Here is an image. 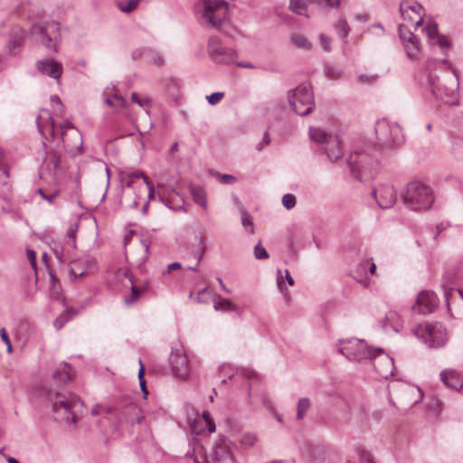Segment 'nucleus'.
Here are the masks:
<instances>
[{
	"label": "nucleus",
	"mask_w": 463,
	"mask_h": 463,
	"mask_svg": "<svg viewBox=\"0 0 463 463\" xmlns=\"http://www.w3.org/2000/svg\"><path fill=\"white\" fill-rule=\"evenodd\" d=\"M216 180L223 184H232L237 181L236 176L229 174H220L218 172L213 174Z\"/></svg>",
	"instance_id": "nucleus-45"
},
{
	"label": "nucleus",
	"mask_w": 463,
	"mask_h": 463,
	"mask_svg": "<svg viewBox=\"0 0 463 463\" xmlns=\"http://www.w3.org/2000/svg\"><path fill=\"white\" fill-rule=\"evenodd\" d=\"M80 217H77L67 228L66 235L71 241V246L76 247V236L79 230Z\"/></svg>",
	"instance_id": "nucleus-35"
},
{
	"label": "nucleus",
	"mask_w": 463,
	"mask_h": 463,
	"mask_svg": "<svg viewBox=\"0 0 463 463\" xmlns=\"http://www.w3.org/2000/svg\"><path fill=\"white\" fill-rule=\"evenodd\" d=\"M129 281L131 283V294L128 298H125V303L127 305H130L132 303H134L137 298L138 297L140 296V294L146 290V287L142 288H139L137 287H136L133 283V280L132 279H129Z\"/></svg>",
	"instance_id": "nucleus-41"
},
{
	"label": "nucleus",
	"mask_w": 463,
	"mask_h": 463,
	"mask_svg": "<svg viewBox=\"0 0 463 463\" xmlns=\"http://www.w3.org/2000/svg\"><path fill=\"white\" fill-rule=\"evenodd\" d=\"M72 377V368L67 363L61 364L52 375V383L57 387L67 383ZM46 396L52 404L57 420L67 424L75 423L81 413L83 403L72 393L64 394L53 386L46 387Z\"/></svg>",
	"instance_id": "nucleus-1"
},
{
	"label": "nucleus",
	"mask_w": 463,
	"mask_h": 463,
	"mask_svg": "<svg viewBox=\"0 0 463 463\" xmlns=\"http://www.w3.org/2000/svg\"><path fill=\"white\" fill-rule=\"evenodd\" d=\"M359 457L360 463H374L373 456L369 451L365 449H361Z\"/></svg>",
	"instance_id": "nucleus-58"
},
{
	"label": "nucleus",
	"mask_w": 463,
	"mask_h": 463,
	"mask_svg": "<svg viewBox=\"0 0 463 463\" xmlns=\"http://www.w3.org/2000/svg\"><path fill=\"white\" fill-rule=\"evenodd\" d=\"M339 343L338 352L351 362L371 361L375 354L383 353L382 348H369L367 344L362 339L350 338L340 340Z\"/></svg>",
	"instance_id": "nucleus-7"
},
{
	"label": "nucleus",
	"mask_w": 463,
	"mask_h": 463,
	"mask_svg": "<svg viewBox=\"0 0 463 463\" xmlns=\"http://www.w3.org/2000/svg\"><path fill=\"white\" fill-rule=\"evenodd\" d=\"M37 69L43 74L56 80H60L62 73V65L52 58H46L37 62Z\"/></svg>",
	"instance_id": "nucleus-24"
},
{
	"label": "nucleus",
	"mask_w": 463,
	"mask_h": 463,
	"mask_svg": "<svg viewBox=\"0 0 463 463\" xmlns=\"http://www.w3.org/2000/svg\"><path fill=\"white\" fill-rule=\"evenodd\" d=\"M291 109L300 116H307L315 108L314 92L310 86L300 84L288 92Z\"/></svg>",
	"instance_id": "nucleus-8"
},
{
	"label": "nucleus",
	"mask_w": 463,
	"mask_h": 463,
	"mask_svg": "<svg viewBox=\"0 0 463 463\" xmlns=\"http://www.w3.org/2000/svg\"><path fill=\"white\" fill-rule=\"evenodd\" d=\"M73 315H75L73 309L67 308L53 322V325L56 327V329H61L65 325V323H67L71 318Z\"/></svg>",
	"instance_id": "nucleus-38"
},
{
	"label": "nucleus",
	"mask_w": 463,
	"mask_h": 463,
	"mask_svg": "<svg viewBox=\"0 0 463 463\" xmlns=\"http://www.w3.org/2000/svg\"><path fill=\"white\" fill-rule=\"evenodd\" d=\"M241 222L245 231L250 234H254V223L251 215L244 209H241Z\"/></svg>",
	"instance_id": "nucleus-33"
},
{
	"label": "nucleus",
	"mask_w": 463,
	"mask_h": 463,
	"mask_svg": "<svg viewBox=\"0 0 463 463\" xmlns=\"http://www.w3.org/2000/svg\"><path fill=\"white\" fill-rule=\"evenodd\" d=\"M143 179L145 184L144 190L145 194L147 195L149 200L153 199L154 185L149 181L148 177L142 171H128L120 175L121 184L125 187H132L135 184V180Z\"/></svg>",
	"instance_id": "nucleus-15"
},
{
	"label": "nucleus",
	"mask_w": 463,
	"mask_h": 463,
	"mask_svg": "<svg viewBox=\"0 0 463 463\" xmlns=\"http://www.w3.org/2000/svg\"><path fill=\"white\" fill-rule=\"evenodd\" d=\"M400 12L403 20L414 24L415 27L421 25L424 8L420 4L402 1L400 4Z\"/></svg>",
	"instance_id": "nucleus-16"
},
{
	"label": "nucleus",
	"mask_w": 463,
	"mask_h": 463,
	"mask_svg": "<svg viewBox=\"0 0 463 463\" xmlns=\"http://www.w3.org/2000/svg\"><path fill=\"white\" fill-rule=\"evenodd\" d=\"M401 197L403 203H434L437 199L433 188L419 180L408 183L402 189Z\"/></svg>",
	"instance_id": "nucleus-10"
},
{
	"label": "nucleus",
	"mask_w": 463,
	"mask_h": 463,
	"mask_svg": "<svg viewBox=\"0 0 463 463\" xmlns=\"http://www.w3.org/2000/svg\"><path fill=\"white\" fill-rule=\"evenodd\" d=\"M200 23L209 28L219 30L230 19V5L224 0H202Z\"/></svg>",
	"instance_id": "nucleus-5"
},
{
	"label": "nucleus",
	"mask_w": 463,
	"mask_h": 463,
	"mask_svg": "<svg viewBox=\"0 0 463 463\" xmlns=\"http://www.w3.org/2000/svg\"><path fill=\"white\" fill-rule=\"evenodd\" d=\"M140 0H118V8L124 13L132 12L138 5Z\"/></svg>",
	"instance_id": "nucleus-40"
},
{
	"label": "nucleus",
	"mask_w": 463,
	"mask_h": 463,
	"mask_svg": "<svg viewBox=\"0 0 463 463\" xmlns=\"http://www.w3.org/2000/svg\"><path fill=\"white\" fill-rule=\"evenodd\" d=\"M215 310L227 311L232 308V302L229 299H222L213 306Z\"/></svg>",
	"instance_id": "nucleus-55"
},
{
	"label": "nucleus",
	"mask_w": 463,
	"mask_h": 463,
	"mask_svg": "<svg viewBox=\"0 0 463 463\" xmlns=\"http://www.w3.org/2000/svg\"><path fill=\"white\" fill-rule=\"evenodd\" d=\"M29 36L32 42L57 52L61 38L60 24L55 21L35 22L30 28Z\"/></svg>",
	"instance_id": "nucleus-4"
},
{
	"label": "nucleus",
	"mask_w": 463,
	"mask_h": 463,
	"mask_svg": "<svg viewBox=\"0 0 463 463\" xmlns=\"http://www.w3.org/2000/svg\"><path fill=\"white\" fill-rule=\"evenodd\" d=\"M325 74L329 80H337L342 74V71L335 66H326Z\"/></svg>",
	"instance_id": "nucleus-46"
},
{
	"label": "nucleus",
	"mask_w": 463,
	"mask_h": 463,
	"mask_svg": "<svg viewBox=\"0 0 463 463\" xmlns=\"http://www.w3.org/2000/svg\"><path fill=\"white\" fill-rule=\"evenodd\" d=\"M0 336H1V339L3 340V342L5 343V345L7 346L8 353H11L13 350L12 344H11L10 338L7 335V332L5 331V328L0 329Z\"/></svg>",
	"instance_id": "nucleus-61"
},
{
	"label": "nucleus",
	"mask_w": 463,
	"mask_h": 463,
	"mask_svg": "<svg viewBox=\"0 0 463 463\" xmlns=\"http://www.w3.org/2000/svg\"><path fill=\"white\" fill-rule=\"evenodd\" d=\"M319 43L325 52H329L331 51L330 38L328 36L321 33L319 35Z\"/></svg>",
	"instance_id": "nucleus-56"
},
{
	"label": "nucleus",
	"mask_w": 463,
	"mask_h": 463,
	"mask_svg": "<svg viewBox=\"0 0 463 463\" xmlns=\"http://www.w3.org/2000/svg\"><path fill=\"white\" fill-rule=\"evenodd\" d=\"M37 127L39 132L43 137L47 138L46 134L48 133L52 138L55 137L56 130L53 118L51 117L48 110L43 109L42 113L37 117Z\"/></svg>",
	"instance_id": "nucleus-26"
},
{
	"label": "nucleus",
	"mask_w": 463,
	"mask_h": 463,
	"mask_svg": "<svg viewBox=\"0 0 463 463\" xmlns=\"http://www.w3.org/2000/svg\"><path fill=\"white\" fill-rule=\"evenodd\" d=\"M9 177V172L6 167H4L3 165L0 166V182L2 183V194H5V195H1L2 200H8V197L6 196L7 194L11 191L10 186L7 183H4V178Z\"/></svg>",
	"instance_id": "nucleus-39"
},
{
	"label": "nucleus",
	"mask_w": 463,
	"mask_h": 463,
	"mask_svg": "<svg viewBox=\"0 0 463 463\" xmlns=\"http://www.w3.org/2000/svg\"><path fill=\"white\" fill-rule=\"evenodd\" d=\"M439 305L437 295L431 290H422L419 293L411 310L415 314L428 315L432 313Z\"/></svg>",
	"instance_id": "nucleus-13"
},
{
	"label": "nucleus",
	"mask_w": 463,
	"mask_h": 463,
	"mask_svg": "<svg viewBox=\"0 0 463 463\" xmlns=\"http://www.w3.org/2000/svg\"><path fill=\"white\" fill-rule=\"evenodd\" d=\"M131 99L133 102L138 104L140 107H145L150 103V99L147 98L140 99L136 92L131 94Z\"/></svg>",
	"instance_id": "nucleus-60"
},
{
	"label": "nucleus",
	"mask_w": 463,
	"mask_h": 463,
	"mask_svg": "<svg viewBox=\"0 0 463 463\" xmlns=\"http://www.w3.org/2000/svg\"><path fill=\"white\" fill-rule=\"evenodd\" d=\"M211 298L210 291L207 289V288H203V289H200L195 297V300L199 303H207Z\"/></svg>",
	"instance_id": "nucleus-51"
},
{
	"label": "nucleus",
	"mask_w": 463,
	"mask_h": 463,
	"mask_svg": "<svg viewBox=\"0 0 463 463\" xmlns=\"http://www.w3.org/2000/svg\"><path fill=\"white\" fill-rule=\"evenodd\" d=\"M270 143V138L268 132L264 133V137L262 138V141L257 145V150L261 151L264 147V146H267Z\"/></svg>",
	"instance_id": "nucleus-64"
},
{
	"label": "nucleus",
	"mask_w": 463,
	"mask_h": 463,
	"mask_svg": "<svg viewBox=\"0 0 463 463\" xmlns=\"http://www.w3.org/2000/svg\"><path fill=\"white\" fill-rule=\"evenodd\" d=\"M335 29L342 38H346L350 33V27L345 18L339 19L337 24L335 25Z\"/></svg>",
	"instance_id": "nucleus-43"
},
{
	"label": "nucleus",
	"mask_w": 463,
	"mask_h": 463,
	"mask_svg": "<svg viewBox=\"0 0 463 463\" xmlns=\"http://www.w3.org/2000/svg\"><path fill=\"white\" fill-rule=\"evenodd\" d=\"M413 334L430 348L443 346L448 338L446 329L441 324H420L413 328Z\"/></svg>",
	"instance_id": "nucleus-9"
},
{
	"label": "nucleus",
	"mask_w": 463,
	"mask_h": 463,
	"mask_svg": "<svg viewBox=\"0 0 463 463\" xmlns=\"http://www.w3.org/2000/svg\"><path fill=\"white\" fill-rule=\"evenodd\" d=\"M113 98H114V102H115V106L113 108L118 109H122L126 106V104H127L126 99L120 94H118L116 90H115V93H113Z\"/></svg>",
	"instance_id": "nucleus-57"
},
{
	"label": "nucleus",
	"mask_w": 463,
	"mask_h": 463,
	"mask_svg": "<svg viewBox=\"0 0 463 463\" xmlns=\"http://www.w3.org/2000/svg\"><path fill=\"white\" fill-rule=\"evenodd\" d=\"M351 175L362 182L373 176V170L378 165V152L370 146L359 148L346 160Z\"/></svg>",
	"instance_id": "nucleus-3"
},
{
	"label": "nucleus",
	"mask_w": 463,
	"mask_h": 463,
	"mask_svg": "<svg viewBox=\"0 0 463 463\" xmlns=\"http://www.w3.org/2000/svg\"><path fill=\"white\" fill-rule=\"evenodd\" d=\"M440 381L448 388L459 392L463 388V375L455 369H445L440 373Z\"/></svg>",
	"instance_id": "nucleus-25"
},
{
	"label": "nucleus",
	"mask_w": 463,
	"mask_h": 463,
	"mask_svg": "<svg viewBox=\"0 0 463 463\" xmlns=\"http://www.w3.org/2000/svg\"><path fill=\"white\" fill-rule=\"evenodd\" d=\"M254 257L257 260H267L269 253L264 247L261 246L260 241L254 247Z\"/></svg>",
	"instance_id": "nucleus-48"
},
{
	"label": "nucleus",
	"mask_w": 463,
	"mask_h": 463,
	"mask_svg": "<svg viewBox=\"0 0 463 463\" xmlns=\"http://www.w3.org/2000/svg\"><path fill=\"white\" fill-rule=\"evenodd\" d=\"M309 137L314 142L322 144L325 146L328 143V140L331 139V137H335V135L327 134L320 128L310 127Z\"/></svg>",
	"instance_id": "nucleus-31"
},
{
	"label": "nucleus",
	"mask_w": 463,
	"mask_h": 463,
	"mask_svg": "<svg viewBox=\"0 0 463 463\" xmlns=\"http://www.w3.org/2000/svg\"><path fill=\"white\" fill-rule=\"evenodd\" d=\"M190 192L194 203H205L206 193L203 188L200 186H191Z\"/></svg>",
	"instance_id": "nucleus-42"
},
{
	"label": "nucleus",
	"mask_w": 463,
	"mask_h": 463,
	"mask_svg": "<svg viewBox=\"0 0 463 463\" xmlns=\"http://www.w3.org/2000/svg\"><path fill=\"white\" fill-rule=\"evenodd\" d=\"M257 439L252 433H245L241 438V443L244 447H251L255 444Z\"/></svg>",
	"instance_id": "nucleus-52"
},
{
	"label": "nucleus",
	"mask_w": 463,
	"mask_h": 463,
	"mask_svg": "<svg viewBox=\"0 0 463 463\" xmlns=\"http://www.w3.org/2000/svg\"><path fill=\"white\" fill-rule=\"evenodd\" d=\"M425 30L430 44L432 47L439 48L441 53L447 55L449 50V41L444 35L439 33L438 25L435 23H430Z\"/></svg>",
	"instance_id": "nucleus-22"
},
{
	"label": "nucleus",
	"mask_w": 463,
	"mask_h": 463,
	"mask_svg": "<svg viewBox=\"0 0 463 463\" xmlns=\"http://www.w3.org/2000/svg\"><path fill=\"white\" fill-rule=\"evenodd\" d=\"M169 363L173 374L178 378H185L190 372V365L186 355L179 350L172 351Z\"/></svg>",
	"instance_id": "nucleus-17"
},
{
	"label": "nucleus",
	"mask_w": 463,
	"mask_h": 463,
	"mask_svg": "<svg viewBox=\"0 0 463 463\" xmlns=\"http://www.w3.org/2000/svg\"><path fill=\"white\" fill-rule=\"evenodd\" d=\"M168 208L176 213H186L188 204H166Z\"/></svg>",
	"instance_id": "nucleus-62"
},
{
	"label": "nucleus",
	"mask_w": 463,
	"mask_h": 463,
	"mask_svg": "<svg viewBox=\"0 0 463 463\" xmlns=\"http://www.w3.org/2000/svg\"><path fill=\"white\" fill-rule=\"evenodd\" d=\"M458 275V269L451 266L444 270L441 277L440 287L443 289L448 308H449V298L454 291V286L457 284Z\"/></svg>",
	"instance_id": "nucleus-20"
},
{
	"label": "nucleus",
	"mask_w": 463,
	"mask_h": 463,
	"mask_svg": "<svg viewBox=\"0 0 463 463\" xmlns=\"http://www.w3.org/2000/svg\"><path fill=\"white\" fill-rule=\"evenodd\" d=\"M402 326L401 316L393 310H390L386 313L383 321V328L388 327L392 328L395 332H399Z\"/></svg>",
	"instance_id": "nucleus-29"
},
{
	"label": "nucleus",
	"mask_w": 463,
	"mask_h": 463,
	"mask_svg": "<svg viewBox=\"0 0 463 463\" xmlns=\"http://www.w3.org/2000/svg\"><path fill=\"white\" fill-rule=\"evenodd\" d=\"M208 52L211 59L217 63H231L237 55L233 49L223 46L216 36L209 38Z\"/></svg>",
	"instance_id": "nucleus-12"
},
{
	"label": "nucleus",
	"mask_w": 463,
	"mask_h": 463,
	"mask_svg": "<svg viewBox=\"0 0 463 463\" xmlns=\"http://www.w3.org/2000/svg\"><path fill=\"white\" fill-rule=\"evenodd\" d=\"M310 401L308 398H301L297 405V419L301 420L304 419L306 412L310 408Z\"/></svg>",
	"instance_id": "nucleus-36"
},
{
	"label": "nucleus",
	"mask_w": 463,
	"mask_h": 463,
	"mask_svg": "<svg viewBox=\"0 0 463 463\" xmlns=\"http://www.w3.org/2000/svg\"><path fill=\"white\" fill-rule=\"evenodd\" d=\"M60 170V154L57 151L48 152L40 167V177L53 178Z\"/></svg>",
	"instance_id": "nucleus-19"
},
{
	"label": "nucleus",
	"mask_w": 463,
	"mask_h": 463,
	"mask_svg": "<svg viewBox=\"0 0 463 463\" xmlns=\"http://www.w3.org/2000/svg\"><path fill=\"white\" fill-rule=\"evenodd\" d=\"M145 419L141 410L134 403L127 405L119 414V421L129 424L141 423Z\"/></svg>",
	"instance_id": "nucleus-27"
},
{
	"label": "nucleus",
	"mask_w": 463,
	"mask_h": 463,
	"mask_svg": "<svg viewBox=\"0 0 463 463\" xmlns=\"http://www.w3.org/2000/svg\"><path fill=\"white\" fill-rule=\"evenodd\" d=\"M24 40V35L20 28L13 29L10 39L7 43V48L11 54H15L17 50L22 46Z\"/></svg>",
	"instance_id": "nucleus-28"
},
{
	"label": "nucleus",
	"mask_w": 463,
	"mask_h": 463,
	"mask_svg": "<svg viewBox=\"0 0 463 463\" xmlns=\"http://www.w3.org/2000/svg\"><path fill=\"white\" fill-rule=\"evenodd\" d=\"M381 196H377L378 191L376 189L372 190V195L373 196L376 203H379L380 200H383L387 203H396V192L392 185H384L381 188Z\"/></svg>",
	"instance_id": "nucleus-30"
},
{
	"label": "nucleus",
	"mask_w": 463,
	"mask_h": 463,
	"mask_svg": "<svg viewBox=\"0 0 463 463\" xmlns=\"http://www.w3.org/2000/svg\"><path fill=\"white\" fill-rule=\"evenodd\" d=\"M439 62L448 64L452 71V74L440 80L439 77L432 71L436 61H430L426 69L421 72L420 82L430 91L435 99L448 104H456L459 88L457 70L445 59Z\"/></svg>",
	"instance_id": "nucleus-2"
},
{
	"label": "nucleus",
	"mask_w": 463,
	"mask_h": 463,
	"mask_svg": "<svg viewBox=\"0 0 463 463\" xmlns=\"http://www.w3.org/2000/svg\"><path fill=\"white\" fill-rule=\"evenodd\" d=\"M206 463H236L227 440L222 439L214 445L213 454L207 458Z\"/></svg>",
	"instance_id": "nucleus-18"
},
{
	"label": "nucleus",
	"mask_w": 463,
	"mask_h": 463,
	"mask_svg": "<svg viewBox=\"0 0 463 463\" xmlns=\"http://www.w3.org/2000/svg\"><path fill=\"white\" fill-rule=\"evenodd\" d=\"M325 153L330 162H338L345 154V147L339 136L331 137L328 143L324 146Z\"/></svg>",
	"instance_id": "nucleus-23"
},
{
	"label": "nucleus",
	"mask_w": 463,
	"mask_h": 463,
	"mask_svg": "<svg viewBox=\"0 0 463 463\" xmlns=\"http://www.w3.org/2000/svg\"><path fill=\"white\" fill-rule=\"evenodd\" d=\"M26 255H27V258H28V260H29L33 269H35V267H36V254H35V251L31 250V249H27Z\"/></svg>",
	"instance_id": "nucleus-63"
},
{
	"label": "nucleus",
	"mask_w": 463,
	"mask_h": 463,
	"mask_svg": "<svg viewBox=\"0 0 463 463\" xmlns=\"http://www.w3.org/2000/svg\"><path fill=\"white\" fill-rule=\"evenodd\" d=\"M375 135L378 145L383 148H394L400 146L404 141L401 126L385 118L376 122Z\"/></svg>",
	"instance_id": "nucleus-6"
},
{
	"label": "nucleus",
	"mask_w": 463,
	"mask_h": 463,
	"mask_svg": "<svg viewBox=\"0 0 463 463\" xmlns=\"http://www.w3.org/2000/svg\"><path fill=\"white\" fill-rule=\"evenodd\" d=\"M399 33L404 43L409 58L411 60H418L421 51L419 38L402 24L399 25Z\"/></svg>",
	"instance_id": "nucleus-14"
},
{
	"label": "nucleus",
	"mask_w": 463,
	"mask_h": 463,
	"mask_svg": "<svg viewBox=\"0 0 463 463\" xmlns=\"http://www.w3.org/2000/svg\"><path fill=\"white\" fill-rule=\"evenodd\" d=\"M371 363L380 377L387 379L389 376L393 374V361L389 355L384 354L383 352L375 354L371 360Z\"/></svg>",
	"instance_id": "nucleus-21"
},
{
	"label": "nucleus",
	"mask_w": 463,
	"mask_h": 463,
	"mask_svg": "<svg viewBox=\"0 0 463 463\" xmlns=\"http://www.w3.org/2000/svg\"><path fill=\"white\" fill-rule=\"evenodd\" d=\"M85 272L86 269L80 265V263L75 261L70 268V279L73 282H79L80 279L84 276Z\"/></svg>",
	"instance_id": "nucleus-34"
},
{
	"label": "nucleus",
	"mask_w": 463,
	"mask_h": 463,
	"mask_svg": "<svg viewBox=\"0 0 463 463\" xmlns=\"http://www.w3.org/2000/svg\"><path fill=\"white\" fill-rule=\"evenodd\" d=\"M307 4L305 0H290L289 9L298 14H303L307 17L308 15L303 13V10H305Z\"/></svg>",
	"instance_id": "nucleus-44"
},
{
	"label": "nucleus",
	"mask_w": 463,
	"mask_h": 463,
	"mask_svg": "<svg viewBox=\"0 0 463 463\" xmlns=\"http://www.w3.org/2000/svg\"><path fill=\"white\" fill-rule=\"evenodd\" d=\"M224 93L223 92H213L211 95L207 96V101L211 105H216L218 104L222 99L223 98Z\"/></svg>",
	"instance_id": "nucleus-54"
},
{
	"label": "nucleus",
	"mask_w": 463,
	"mask_h": 463,
	"mask_svg": "<svg viewBox=\"0 0 463 463\" xmlns=\"http://www.w3.org/2000/svg\"><path fill=\"white\" fill-rule=\"evenodd\" d=\"M290 43L298 49L304 51H311L313 48L312 43L303 34L292 33L290 36Z\"/></svg>",
	"instance_id": "nucleus-32"
},
{
	"label": "nucleus",
	"mask_w": 463,
	"mask_h": 463,
	"mask_svg": "<svg viewBox=\"0 0 463 463\" xmlns=\"http://www.w3.org/2000/svg\"><path fill=\"white\" fill-rule=\"evenodd\" d=\"M377 78L378 76L376 74H362L358 77V82L361 84H373L376 81Z\"/></svg>",
	"instance_id": "nucleus-53"
},
{
	"label": "nucleus",
	"mask_w": 463,
	"mask_h": 463,
	"mask_svg": "<svg viewBox=\"0 0 463 463\" xmlns=\"http://www.w3.org/2000/svg\"><path fill=\"white\" fill-rule=\"evenodd\" d=\"M149 242L145 240V241H142V249H141V255L139 257V259L137 260V264H142L144 263L147 258H148V254H149Z\"/></svg>",
	"instance_id": "nucleus-50"
},
{
	"label": "nucleus",
	"mask_w": 463,
	"mask_h": 463,
	"mask_svg": "<svg viewBox=\"0 0 463 463\" xmlns=\"http://www.w3.org/2000/svg\"><path fill=\"white\" fill-rule=\"evenodd\" d=\"M113 93H115V88L113 86L111 88L110 87H107L105 89L104 92H103L104 102L108 106L112 107V108L115 106Z\"/></svg>",
	"instance_id": "nucleus-47"
},
{
	"label": "nucleus",
	"mask_w": 463,
	"mask_h": 463,
	"mask_svg": "<svg viewBox=\"0 0 463 463\" xmlns=\"http://www.w3.org/2000/svg\"><path fill=\"white\" fill-rule=\"evenodd\" d=\"M197 240H198L199 245H203V248L194 253L195 257L198 260V262H200L202 260L204 253L206 252V248L204 247L205 239L203 237L200 236L197 238Z\"/></svg>",
	"instance_id": "nucleus-59"
},
{
	"label": "nucleus",
	"mask_w": 463,
	"mask_h": 463,
	"mask_svg": "<svg viewBox=\"0 0 463 463\" xmlns=\"http://www.w3.org/2000/svg\"><path fill=\"white\" fill-rule=\"evenodd\" d=\"M60 128V136L66 149L72 156L80 154L83 145L82 136L80 131L67 119L61 124Z\"/></svg>",
	"instance_id": "nucleus-11"
},
{
	"label": "nucleus",
	"mask_w": 463,
	"mask_h": 463,
	"mask_svg": "<svg viewBox=\"0 0 463 463\" xmlns=\"http://www.w3.org/2000/svg\"><path fill=\"white\" fill-rule=\"evenodd\" d=\"M312 463H326V449L323 446H317L311 453Z\"/></svg>",
	"instance_id": "nucleus-37"
},
{
	"label": "nucleus",
	"mask_w": 463,
	"mask_h": 463,
	"mask_svg": "<svg viewBox=\"0 0 463 463\" xmlns=\"http://www.w3.org/2000/svg\"><path fill=\"white\" fill-rule=\"evenodd\" d=\"M202 416H203V422L205 423V425H206V427L208 429V431L210 433L214 432L215 429H216L215 428V423L213 420V419L211 418V415H210L209 411H204L203 412Z\"/></svg>",
	"instance_id": "nucleus-49"
}]
</instances>
